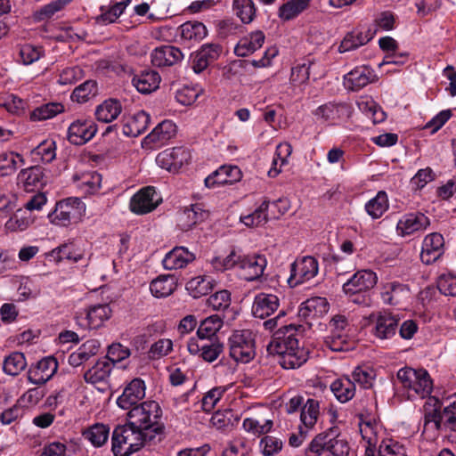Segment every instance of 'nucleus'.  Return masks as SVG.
I'll use <instances>...</instances> for the list:
<instances>
[{"mask_svg": "<svg viewBox=\"0 0 456 456\" xmlns=\"http://www.w3.org/2000/svg\"><path fill=\"white\" fill-rule=\"evenodd\" d=\"M58 362L53 356L41 359L35 367L28 371V379L35 385L45 384L57 371Z\"/></svg>", "mask_w": 456, "mask_h": 456, "instance_id": "obj_17", "label": "nucleus"}, {"mask_svg": "<svg viewBox=\"0 0 456 456\" xmlns=\"http://www.w3.org/2000/svg\"><path fill=\"white\" fill-rule=\"evenodd\" d=\"M270 202L264 200L262 204L251 214L241 216L240 221L248 227L265 224L269 219Z\"/></svg>", "mask_w": 456, "mask_h": 456, "instance_id": "obj_50", "label": "nucleus"}, {"mask_svg": "<svg viewBox=\"0 0 456 456\" xmlns=\"http://www.w3.org/2000/svg\"><path fill=\"white\" fill-rule=\"evenodd\" d=\"M153 66L162 68L175 65L183 59L182 51L174 45H162L155 48L151 54Z\"/></svg>", "mask_w": 456, "mask_h": 456, "instance_id": "obj_23", "label": "nucleus"}, {"mask_svg": "<svg viewBox=\"0 0 456 456\" xmlns=\"http://www.w3.org/2000/svg\"><path fill=\"white\" fill-rule=\"evenodd\" d=\"M126 411V420L131 426L160 441L164 426L160 423L162 411L157 402L145 401Z\"/></svg>", "mask_w": 456, "mask_h": 456, "instance_id": "obj_3", "label": "nucleus"}, {"mask_svg": "<svg viewBox=\"0 0 456 456\" xmlns=\"http://www.w3.org/2000/svg\"><path fill=\"white\" fill-rule=\"evenodd\" d=\"M444 237L433 232L425 237L420 252L421 261L426 265L436 262L444 254Z\"/></svg>", "mask_w": 456, "mask_h": 456, "instance_id": "obj_21", "label": "nucleus"}, {"mask_svg": "<svg viewBox=\"0 0 456 456\" xmlns=\"http://www.w3.org/2000/svg\"><path fill=\"white\" fill-rule=\"evenodd\" d=\"M145 382L142 379H133L126 385L123 393L118 397V406L123 410H128L140 404L145 397Z\"/></svg>", "mask_w": 456, "mask_h": 456, "instance_id": "obj_12", "label": "nucleus"}, {"mask_svg": "<svg viewBox=\"0 0 456 456\" xmlns=\"http://www.w3.org/2000/svg\"><path fill=\"white\" fill-rule=\"evenodd\" d=\"M213 289V280L208 276L192 278L186 284V289L191 297L199 298L208 295Z\"/></svg>", "mask_w": 456, "mask_h": 456, "instance_id": "obj_46", "label": "nucleus"}, {"mask_svg": "<svg viewBox=\"0 0 456 456\" xmlns=\"http://www.w3.org/2000/svg\"><path fill=\"white\" fill-rule=\"evenodd\" d=\"M45 169L34 166L21 169L17 176V183L27 191H39L47 183Z\"/></svg>", "mask_w": 456, "mask_h": 456, "instance_id": "obj_16", "label": "nucleus"}, {"mask_svg": "<svg viewBox=\"0 0 456 456\" xmlns=\"http://www.w3.org/2000/svg\"><path fill=\"white\" fill-rule=\"evenodd\" d=\"M162 200L154 187L147 186L136 192L130 200V210L137 215H144L153 211Z\"/></svg>", "mask_w": 456, "mask_h": 456, "instance_id": "obj_10", "label": "nucleus"}, {"mask_svg": "<svg viewBox=\"0 0 456 456\" xmlns=\"http://www.w3.org/2000/svg\"><path fill=\"white\" fill-rule=\"evenodd\" d=\"M101 347L97 339H89L69 355L68 362L73 367H78L96 355Z\"/></svg>", "mask_w": 456, "mask_h": 456, "instance_id": "obj_29", "label": "nucleus"}, {"mask_svg": "<svg viewBox=\"0 0 456 456\" xmlns=\"http://www.w3.org/2000/svg\"><path fill=\"white\" fill-rule=\"evenodd\" d=\"M223 318L218 314L211 315L203 320L197 330V336L201 340H211L223 326Z\"/></svg>", "mask_w": 456, "mask_h": 456, "instance_id": "obj_43", "label": "nucleus"}, {"mask_svg": "<svg viewBox=\"0 0 456 456\" xmlns=\"http://www.w3.org/2000/svg\"><path fill=\"white\" fill-rule=\"evenodd\" d=\"M97 93V83L94 80H86L74 89L71 99L78 103H84L94 97Z\"/></svg>", "mask_w": 456, "mask_h": 456, "instance_id": "obj_54", "label": "nucleus"}, {"mask_svg": "<svg viewBox=\"0 0 456 456\" xmlns=\"http://www.w3.org/2000/svg\"><path fill=\"white\" fill-rule=\"evenodd\" d=\"M173 350V342L168 338H161L151 346L148 356L151 360H157L167 355Z\"/></svg>", "mask_w": 456, "mask_h": 456, "instance_id": "obj_61", "label": "nucleus"}, {"mask_svg": "<svg viewBox=\"0 0 456 456\" xmlns=\"http://www.w3.org/2000/svg\"><path fill=\"white\" fill-rule=\"evenodd\" d=\"M97 132V126L92 119L78 118L73 121L68 129L69 141L82 145L90 141Z\"/></svg>", "mask_w": 456, "mask_h": 456, "instance_id": "obj_15", "label": "nucleus"}, {"mask_svg": "<svg viewBox=\"0 0 456 456\" xmlns=\"http://www.w3.org/2000/svg\"><path fill=\"white\" fill-rule=\"evenodd\" d=\"M268 351L280 356L282 368H299L308 358V352L298 345L297 327L293 324L280 327L268 345Z\"/></svg>", "mask_w": 456, "mask_h": 456, "instance_id": "obj_1", "label": "nucleus"}, {"mask_svg": "<svg viewBox=\"0 0 456 456\" xmlns=\"http://www.w3.org/2000/svg\"><path fill=\"white\" fill-rule=\"evenodd\" d=\"M280 299L276 295L259 293L252 305V314L256 318L265 319L278 311Z\"/></svg>", "mask_w": 456, "mask_h": 456, "instance_id": "obj_22", "label": "nucleus"}, {"mask_svg": "<svg viewBox=\"0 0 456 456\" xmlns=\"http://www.w3.org/2000/svg\"><path fill=\"white\" fill-rule=\"evenodd\" d=\"M27 367L25 355L20 352H13L4 360V371L11 376L19 375Z\"/></svg>", "mask_w": 456, "mask_h": 456, "instance_id": "obj_52", "label": "nucleus"}, {"mask_svg": "<svg viewBox=\"0 0 456 456\" xmlns=\"http://www.w3.org/2000/svg\"><path fill=\"white\" fill-rule=\"evenodd\" d=\"M17 159L23 163L21 155L15 152H4L0 154V176L12 175L17 169Z\"/></svg>", "mask_w": 456, "mask_h": 456, "instance_id": "obj_56", "label": "nucleus"}, {"mask_svg": "<svg viewBox=\"0 0 456 456\" xmlns=\"http://www.w3.org/2000/svg\"><path fill=\"white\" fill-rule=\"evenodd\" d=\"M85 212L86 205L81 199L70 197L58 202L49 218L56 225L68 226L72 222L78 221Z\"/></svg>", "mask_w": 456, "mask_h": 456, "instance_id": "obj_7", "label": "nucleus"}, {"mask_svg": "<svg viewBox=\"0 0 456 456\" xmlns=\"http://www.w3.org/2000/svg\"><path fill=\"white\" fill-rule=\"evenodd\" d=\"M330 389L340 403L350 401L355 395V385L348 377L334 380L330 385Z\"/></svg>", "mask_w": 456, "mask_h": 456, "instance_id": "obj_36", "label": "nucleus"}, {"mask_svg": "<svg viewBox=\"0 0 456 456\" xmlns=\"http://www.w3.org/2000/svg\"><path fill=\"white\" fill-rule=\"evenodd\" d=\"M110 428L104 424H94L83 431V437L94 447L102 446L109 438Z\"/></svg>", "mask_w": 456, "mask_h": 456, "instance_id": "obj_44", "label": "nucleus"}, {"mask_svg": "<svg viewBox=\"0 0 456 456\" xmlns=\"http://www.w3.org/2000/svg\"><path fill=\"white\" fill-rule=\"evenodd\" d=\"M430 224L429 218L420 212L403 215L397 223L396 230L402 236L422 232Z\"/></svg>", "mask_w": 456, "mask_h": 456, "instance_id": "obj_19", "label": "nucleus"}, {"mask_svg": "<svg viewBox=\"0 0 456 456\" xmlns=\"http://www.w3.org/2000/svg\"><path fill=\"white\" fill-rule=\"evenodd\" d=\"M314 115L322 121L335 124L338 120L348 119L352 115V108L346 102H330L319 106Z\"/></svg>", "mask_w": 456, "mask_h": 456, "instance_id": "obj_14", "label": "nucleus"}, {"mask_svg": "<svg viewBox=\"0 0 456 456\" xmlns=\"http://www.w3.org/2000/svg\"><path fill=\"white\" fill-rule=\"evenodd\" d=\"M223 48L218 44H205L193 55L191 68L195 73H200L208 65L216 61Z\"/></svg>", "mask_w": 456, "mask_h": 456, "instance_id": "obj_18", "label": "nucleus"}, {"mask_svg": "<svg viewBox=\"0 0 456 456\" xmlns=\"http://www.w3.org/2000/svg\"><path fill=\"white\" fill-rule=\"evenodd\" d=\"M232 9L235 15L244 24L252 22L256 14V8L252 0H233Z\"/></svg>", "mask_w": 456, "mask_h": 456, "instance_id": "obj_47", "label": "nucleus"}, {"mask_svg": "<svg viewBox=\"0 0 456 456\" xmlns=\"http://www.w3.org/2000/svg\"><path fill=\"white\" fill-rule=\"evenodd\" d=\"M195 260V255L184 247H175L169 251L163 259V266L167 270H175L185 267Z\"/></svg>", "mask_w": 456, "mask_h": 456, "instance_id": "obj_26", "label": "nucleus"}, {"mask_svg": "<svg viewBox=\"0 0 456 456\" xmlns=\"http://www.w3.org/2000/svg\"><path fill=\"white\" fill-rule=\"evenodd\" d=\"M333 428L329 432L317 435L309 444L305 451V456H321L324 451L328 452L329 444H330V435H332Z\"/></svg>", "mask_w": 456, "mask_h": 456, "instance_id": "obj_55", "label": "nucleus"}, {"mask_svg": "<svg viewBox=\"0 0 456 456\" xmlns=\"http://www.w3.org/2000/svg\"><path fill=\"white\" fill-rule=\"evenodd\" d=\"M330 334L326 338L327 346L334 352L348 351L353 348V326L342 314L334 315L330 322Z\"/></svg>", "mask_w": 456, "mask_h": 456, "instance_id": "obj_5", "label": "nucleus"}, {"mask_svg": "<svg viewBox=\"0 0 456 456\" xmlns=\"http://www.w3.org/2000/svg\"><path fill=\"white\" fill-rule=\"evenodd\" d=\"M122 111L121 103L115 99H108L97 106L95 117L98 121L110 123L116 119Z\"/></svg>", "mask_w": 456, "mask_h": 456, "instance_id": "obj_35", "label": "nucleus"}, {"mask_svg": "<svg viewBox=\"0 0 456 456\" xmlns=\"http://www.w3.org/2000/svg\"><path fill=\"white\" fill-rule=\"evenodd\" d=\"M151 435L130 425L127 421L124 425L115 428L111 436V451L115 456H129L138 452L147 443L155 442Z\"/></svg>", "mask_w": 456, "mask_h": 456, "instance_id": "obj_4", "label": "nucleus"}, {"mask_svg": "<svg viewBox=\"0 0 456 456\" xmlns=\"http://www.w3.org/2000/svg\"><path fill=\"white\" fill-rule=\"evenodd\" d=\"M423 415L425 429L456 432V393L444 406L439 399L429 396L423 405Z\"/></svg>", "mask_w": 456, "mask_h": 456, "instance_id": "obj_2", "label": "nucleus"}, {"mask_svg": "<svg viewBox=\"0 0 456 456\" xmlns=\"http://www.w3.org/2000/svg\"><path fill=\"white\" fill-rule=\"evenodd\" d=\"M375 75L373 71L366 67H357L344 77L346 88L351 91H359L370 83L373 82Z\"/></svg>", "mask_w": 456, "mask_h": 456, "instance_id": "obj_25", "label": "nucleus"}, {"mask_svg": "<svg viewBox=\"0 0 456 456\" xmlns=\"http://www.w3.org/2000/svg\"><path fill=\"white\" fill-rule=\"evenodd\" d=\"M365 456H405V451L398 442L384 440L379 444L377 453L375 448L366 447Z\"/></svg>", "mask_w": 456, "mask_h": 456, "instance_id": "obj_45", "label": "nucleus"}, {"mask_svg": "<svg viewBox=\"0 0 456 456\" xmlns=\"http://www.w3.org/2000/svg\"><path fill=\"white\" fill-rule=\"evenodd\" d=\"M373 37V33L370 30L365 33L362 31H352L346 35L341 41L338 47L340 53L354 50L370 41Z\"/></svg>", "mask_w": 456, "mask_h": 456, "instance_id": "obj_37", "label": "nucleus"}, {"mask_svg": "<svg viewBox=\"0 0 456 456\" xmlns=\"http://www.w3.org/2000/svg\"><path fill=\"white\" fill-rule=\"evenodd\" d=\"M151 118L144 110H140L128 117L122 125V133L126 136L136 137L145 132Z\"/></svg>", "mask_w": 456, "mask_h": 456, "instance_id": "obj_27", "label": "nucleus"}, {"mask_svg": "<svg viewBox=\"0 0 456 456\" xmlns=\"http://www.w3.org/2000/svg\"><path fill=\"white\" fill-rule=\"evenodd\" d=\"M330 444H329L328 452L332 456H348L350 447L348 443L342 438L336 436L333 430L332 435H330Z\"/></svg>", "mask_w": 456, "mask_h": 456, "instance_id": "obj_63", "label": "nucleus"}, {"mask_svg": "<svg viewBox=\"0 0 456 456\" xmlns=\"http://www.w3.org/2000/svg\"><path fill=\"white\" fill-rule=\"evenodd\" d=\"M319 402L314 399H308L302 407L300 419L306 428H312L316 423L319 416Z\"/></svg>", "mask_w": 456, "mask_h": 456, "instance_id": "obj_57", "label": "nucleus"}, {"mask_svg": "<svg viewBox=\"0 0 456 456\" xmlns=\"http://www.w3.org/2000/svg\"><path fill=\"white\" fill-rule=\"evenodd\" d=\"M48 256L56 263L63 260L77 263L84 257V250L74 242H67L53 248Z\"/></svg>", "mask_w": 456, "mask_h": 456, "instance_id": "obj_30", "label": "nucleus"}, {"mask_svg": "<svg viewBox=\"0 0 456 456\" xmlns=\"http://www.w3.org/2000/svg\"><path fill=\"white\" fill-rule=\"evenodd\" d=\"M378 281L377 274L371 270L357 271L346 282L343 284V292L346 295L356 293H369Z\"/></svg>", "mask_w": 456, "mask_h": 456, "instance_id": "obj_11", "label": "nucleus"}, {"mask_svg": "<svg viewBox=\"0 0 456 456\" xmlns=\"http://www.w3.org/2000/svg\"><path fill=\"white\" fill-rule=\"evenodd\" d=\"M205 212L200 205H191L190 208H184L178 216L177 224L183 231L191 230L195 224L203 221Z\"/></svg>", "mask_w": 456, "mask_h": 456, "instance_id": "obj_32", "label": "nucleus"}, {"mask_svg": "<svg viewBox=\"0 0 456 456\" xmlns=\"http://www.w3.org/2000/svg\"><path fill=\"white\" fill-rule=\"evenodd\" d=\"M310 2L311 0H289L280 6L278 16L285 21L293 20L309 7Z\"/></svg>", "mask_w": 456, "mask_h": 456, "instance_id": "obj_41", "label": "nucleus"}, {"mask_svg": "<svg viewBox=\"0 0 456 456\" xmlns=\"http://www.w3.org/2000/svg\"><path fill=\"white\" fill-rule=\"evenodd\" d=\"M134 86L142 94H150L159 88L160 76L157 71L146 70L132 79Z\"/></svg>", "mask_w": 456, "mask_h": 456, "instance_id": "obj_33", "label": "nucleus"}, {"mask_svg": "<svg viewBox=\"0 0 456 456\" xmlns=\"http://www.w3.org/2000/svg\"><path fill=\"white\" fill-rule=\"evenodd\" d=\"M240 170L236 166H222L205 179V185L214 188L216 185L232 184L240 180Z\"/></svg>", "mask_w": 456, "mask_h": 456, "instance_id": "obj_24", "label": "nucleus"}, {"mask_svg": "<svg viewBox=\"0 0 456 456\" xmlns=\"http://www.w3.org/2000/svg\"><path fill=\"white\" fill-rule=\"evenodd\" d=\"M265 37L261 30L250 33L242 37L234 48V53L239 57H246L262 47Z\"/></svg>", "mask_w": 456, "mask_h": 456, "instance_id": "obj_28", "label": "nucleus"}, {"mask_svg": "<svg viewBox=\"0 0 456 456\" xmlns=\"http://www.w3.org/2000/svg\"><path fill=\"white\" fill-rule=\"evenodd\" d=\"M259 446L264 456H273L282 449L283 443L277 437L265 436L260 440Z\"/></svg>", "mask_w": 456, "mask_h": 456, "instance_id": "obj_64", "label": "nucleus"}, {"mask_svg": "<svg viewBox=\"0 0 456 456\" xmlns=\"http://www.w3.org/2000/svg\"><path fill=\"white\" fill-rule=\"evenodd\" d=\"M111 313L112 311L107 304L90 306L86 312L88 326L92 329L100 328L105 321L110 318Z\"/></svg>", "mask_w": 456, "mask_h": 456, "instance_id": "obj_42", "label": "nucleus"}, {"mask_svg": "<svg viewBox=\"0 0 456 456\" xmlns=\"http://www.w3.org/2000/svg\"><path fill=\"white\" fill-rule=\"evenodd\" d=\"M64 111V106L60 102H48L36 108L30 113V120L44 121L53 118Z\"/></svg>", "mask_w": 456, "mask_h": 456, "instance_id": "obj_49", "label": "nucleus"}, {"mask_svg": "<svg viewBox=\"0 0 456 456\" xmlns=\"http://www.w3.org/2000/svg\"><path fill=\"white\" fill-rule=\"evenodd\" d=\"M72 0H54L51 3L40 7L33 12L32 18L37 22L47 20L54 16V14L61 11Z\"/></svg>", "mask_w": 456, "mask_h": 456, "instance_id": "obj_51", "label": "nucleus"}, {"mask_svg": "<svg viewBox=\"0 0 456 456\" xmlns=\"http://www.w3.org/2000/svg\"><path fill=\"white\" fill-rule=\"evenodd\" d=\"M228 344L230 356L237 362H249L256 355L255 334L250 330H234Z\"/></svg>", "mask_w": 456, "mask_h": 456, "instance_id": "obj_6", "label": "nucleus"}, {"mask_svg": "<svg viewBox=\"0 0 456 456\" xmlns=\"http://www.w3.org/2000/svg\"><path fill=\"white\" fill-rule=\"evenodd\" d=\"M181 38L188 42H199L206 37L208 30L200 21H187L179 28Z\"/></svg>", "mask_w": 456, "mask_h": 456, "instance_id": "obj_38", "label": "nucleus"}, {"mask_svg": "<svg viewBox=\"0 0 456 456\" xmlns=\"http://www.w3.org/2000/svg\"><path fill=\"white\" fill-rule=\"evenodd\" d=\"M34 222L33 217L26 210L18 209L7 221L6 226L12 231H24Z\"/></svg>", "mask_w": 456, "mask_h": 456, "instance_id": "obj_58", "label": "nucleus"}, {"mask_svg": "<svg viewBox=\"0 0 456 456\" xmlns=\"http://www.w3.org/2000/svg\"><path fill=\"white\" fill-rule=\"evenodd\" d=\"M175 133L176 126L170 120H164L147 135L146 140L157 146H161L171 139Z\"/></svg>", "mask_w": 456, "mask_h": 456, "instance_id": "obj_34", "label": "nucleus"}, {"mask_svg": "<svg viewBox=\"0 0 456 456\" xmlns=\"http://www.w3.org/2000/svg\"><path fill=\"white\" fill-rule=\"evenodd\" d=\"M267 260L262 255H239L237 272L240 278L254 281L262 277Z\"/></svg>", "mask_w": 456, "mask_h": 456, "instance_id": "obj_9", "label": "nucleus"}, {"mask_svg": "<svg viewBox=\"0 0 456 456\" xmlns=\"http://www.w3.org/2000/svg\"><path fill=\"white\" fill-rule=\"evenodd\" d=\"M102 183V175L97 172H87L82 175L77 186L84 190L86 193H94L100 187Z\"/></svg>", "mask_w": 456, "mask_h": 456, "instance_id": "obj_59", "label": "nucleus"}, {"mask_svg": "<svg viewBox=\"0 0 456 456\" xmlns=\"http://www.w3.org/2000/svg\"><path fill=\"white\" fill-rule=\"evenodd\" d=\"M191 159V153L183 147L167 149L156 158L157 164L169 172H177Z\"/></svg>", "mask_w": 456, "mask_h": 456, "instance_id": "obj_13", "label": "nucleus"}, {"mask_svg": "<svg viewBox=\"0 0 456 456\" xmlns=\"http://www.w3.org/2000/svg\"><path fill=\"white\" fill-rule=\"evenodd\" d=\"M112 370L113 362L110 358H100L84 373V379L86 383L94 386L107 385Z\"/></svg>", "mask_w": 456, "mask_h": 456, "instance_id": "obj_20", "label": "nucleus"}, {"mask_svg": "<svg viewBox=\"0 0 456 456\" xmlns=\"http://www.w3.org/2000/svg\"><path fill=\"white\" fill-rule=\"evenodd\" d=\"M319 272V264L316 258L305 256L297 258L290 265V276L288 282L291 287L305 283L314 278Z\"/></svg>", "mask_w": 456, "mask_h": 456, "instance_id": "obj_8", "label": "nucleus"}, {"mask_svg": "<svg viewBox=\"0 0 456 456\" xmlns=\"http://www.w3.org/2000/svg\"><path fill=\"white\" fill-rule=\"evenodd\" d=\"M200 357L208 362H214L223 351V345L217 341L200 340Z\"/></svg>", "mask_w": 456, "mask_h": 456, "instance_id": "obj_60", "label": "nucleus"}, {"mask_svg": "<svg viewBox=\"0 0 456 456\" xmlns=\"http://www.w3.org/2000/svg\"><path fill=\"white\" fill-rule=\"evenodd\" d=\"M208 305L216 311L227 309L231 305L230 292L225 289L216 292L208 298Z\"/></svg>", "mask_w": 456, "mask_h": 456, "instance_id": "obj_62", "label": "nucleus"}, {"mask_svg": "<svg viewBox=\"0 0 456 456\" xmlns=\"http://www.w3.org/2000/svg\"><path fill=\"white\" fill-rule=\"evenodd\" d=\"M417 373L418 379L411 383L408 390L424 398L431 393L433 383L427 370L420 369Z\"/></svg>", "mask_w": 456, "mask_h": 456, "instance_id": "obj_53", "label": "nucleus"}, {"mask_svg": "<svg viewBox=\"0 0 456 456\" xmlns=\"http://www.w3.org/2000/svg\"><path fill=\"white\" fill-rule=\"evenodd\" d=\"M399 320L389 313L380 314L376 321L374 335L380 339H387L395 335Z\"/></svg>", "mask_w": 456, "mask_h": 456, "instance_id": "obj_31", "label": "nucleus"}, {"mask_svg": "<svg viewBox=\"0 0 456 456\" xmlns=\"http://www.w3.org/2000/svg\"><path fill=\"white\" fill-rule=\"evenodd\" d=\"M176 288L175 278L173 275H161L153 280L150 285L151 294L156 297H165L171 295Z\"/></svg>", "mask_w": 456, "mask_h": 456, "instance_id": "obj_40", "label": "nucleus"}, {"mask_svg": "<svg viewBox=\"0 0 456 456\" xmlns=\"http://www.w3.org/2000/svg\"><path fill=\"white\" fill-rule=\"evenodd\" d=\"M388 207L387 195L384 191H380L366 203L365 210L373 219H377L382 216L388 209Z\"/></svg>", "mask_w": 456, "mask_h": 456, "instance_id": "obj_48", "label": "nucleus"}, {"mask_svg": "<svg viewBox=\"0 0 456 456\" xmlns=\"http://www.w3.org/2000/svg\"><path fill=\"white\" fill-rule=\"evenodd\" d=\"M409 295L408 288L399 282H388L383 287L381 297L386 304L398 305Z\"/></svg>", "mask_w": 456, "mask_h": 456, "instance_id": "obj_39", "label": "nucleus"}]
</instances>
